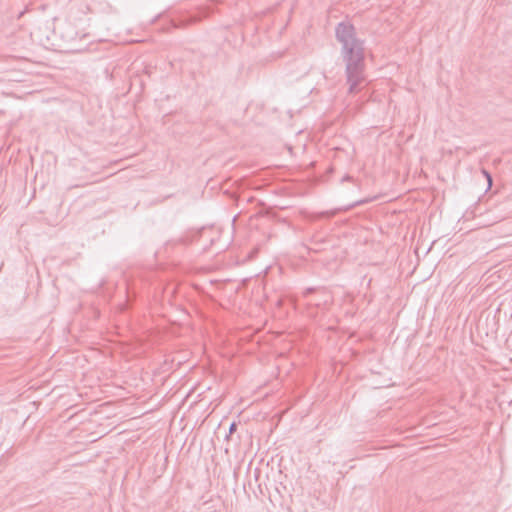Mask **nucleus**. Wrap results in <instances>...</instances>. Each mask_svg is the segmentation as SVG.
I'll return each instance as SVG.
<instances>
[{
	"label": "nucleus",
	"instance_id": "0eeeda50",
	"mask_svg": "<svg viewBox=\"0 0 512 512\" xmlns=\"http://www.w3.org/2000/svg\"><path fill=\"white\" fill-rule=\"evenodd\" d=\"M366 202H367V200L358 201V202L356 203V205L363 204V203H366Z\"/></svg>",
	"mask_w": 512,
	"mask_h": 512
},
{
	"label": "nucleus",
	"instance_id": "f257e3e1",
	"mask_svg": "<svg viewBox=\"0 0 512 512\" xmlns=\"http://www.w3.org/2000/svg\"><path fill=\"white\" fill-rule=\"evenodd\" d=\"M335 35L342 45L348 93L356 94L364 88L366 82L364 43L356 37L355 28L350 23H339Z\"/></svg>",
	"mask_w": 512,
	"mask_h": 512
},
{
	"label": "nucleus",
	"instance_id": "20e7f679",
	"mask_svg": "<svg viewBox=\"0 0 512 512\" xmlns=\"http://www.w3.org/2000/svg\"><path fill=\"white\" fill-rule=\"evenodd\" d=\"M483 173L485 174V176H486V177H487V179H488L489 186H491V184H492V179H491L490 174H489L487 171H485V170L483 171Z\"/></svg>",
	"mask_w": 512,
	"mask_h": 512
},
{
	"label": "nucleus",
	"instance_id": "423d86ee",
	"mask_svg": "<svg viewBox=\"0 0 512 512\" xmlns=\"http://www.w3.org/2000/svg\"><path fill=\"white\" fill-rule=\"evenodd\" d=\"M348 180H351L350 176H346V177L343 178V181H348Z\"/></svg>",
	"mask_w": 512,
	"mask_h": 512
},
{
	"label": "nucleus",
	"instance_id": "7ed1b4c3",
	"mask_svg": "<svg viewBox=\"0 0 512 512\" xmlns=\"http://www.w3.org/2000/svg\"><path fill=\"white\" fill-rule=\"evenodd\" d=\"M236 428H237V425L235 422L231 423L230 427H229V434H232L236 431Z\"/></svg>",
	"mask_w": 512,
	"mask_h": 512
},
{
	"label": "nucleus",
	"instance_id": "39448f33",
	"mask_svg": "<svg viewBox=\"0 0 512 512\" xmlns=\"http://www.w3.org/2000/svg\"><path fill=\"white\" fill-rule=\"evenodd\" d=\"M313 291H314V289H313V288H308V289L305 291L304 295L306 296V295H308V294L312 293Z\"/></svg>",
	"mask_w": 512,
	"mask_h": 512
},
{
	"label": "nucleus",
	"instance_id": "f03ea898",
	"mask_svg": "<svg viewBox=\"0 0 512 512\" xmlns=\"http://www.w3.org/2000/svg\"><path fill=\"white\" fill-rule=\"evenodd\" d=\"M318 296H321L320 298H315V299H310L308 301V304L309 305H314V306H317V307H320V306H326L328 304H330L332 302V296L331 294L325 290V289H322V290H318Z\"/></svg>",
	"mask_w": 512,
	"mask_h": 512
}]
</instances>
